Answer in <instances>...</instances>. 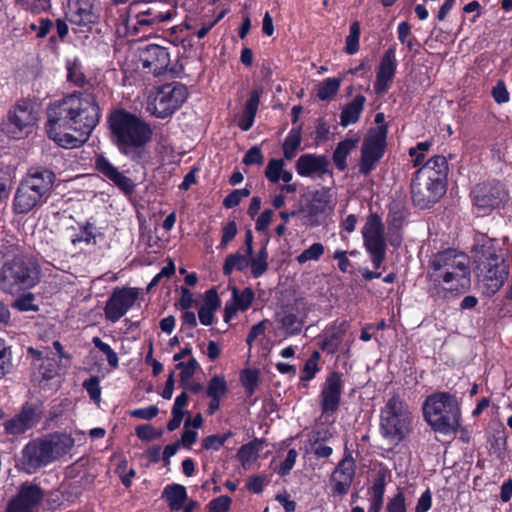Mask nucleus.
<instances>
[{
	"instance_id": "obj_1",
	"label": "nucleus",
	"mask_w": 512,
	"mask_h": 512,
	"mask_svg": "<svg viewBox=\"0 0 512 512\" xmlns=\"http://www.w3.org/2000/svg\"><path fill=\"white\" fill-rule=\"evenodd\" d=\"M102 111L93 93L74 91L50 102L46 132L50 140L64 149L83 146L99 124Z\"/></svg>"
},
{
	"instance_id": "obj_2",
	"label": "nucleus",
	"mask_w": 512,
	"mask_h": 512,
	"mask_svg": "<svg viewBox=\"0 0 512 512\" xmlns=\"http://www.w3.org/2000/svg\"><path fill=\"white\" fill-rule=\"evenodd\" d=\"M427 293L434 301L458 297L471 288V268L465 253L446 249L436 253L429 261Z\"/></svg>"
},
{
	"instance_id": "obj_3",
	"label": "nucleus",
	"mask_w": 512,
	"mask_h": 512,
	"mask_svg": "<svg viewBox=\"0 0 512 512\" xmlns=\"http://www.w3.org/2000/svg\"><path fill=\"white\" fill-rule=\"evenodd\" d=\"M109 138L118 152L136 160L138 151L153 139L150 123L123 108L111 111L107 117Z\"/></svg>"
},
{
	"instance_id": "obj_4",
	"label": "nucleus",
	"mask_w": 512,
	"mask_h": 512,
	"mask_svg": "<svg viewBox=\"0 0 512 512\" xmlns=\"http://www.w3.org/2000/svg\"><path fill=\"white\" fill-rule=\"evenodd\" d=\"M56 175L44 166L30 167L26 176L18 184L14 199L13 212L25 215L47 202L53 191Z\"/></svg>"
},
{
	"instance_id": "obj_5",
	"label": "nucleus",
	"mask_w": 512,
	"mask_h": 512,
	"mask_svg": "<svg viewBox=\"0 0 512 512\" xmlns=\"http://www.w3.org/2000/svg\"><path fill=\"white\" fill-rule=\"evenodd\" d=\"M423 418L431 429L442 434L456 433L461 426V409L455 395L438 391L422 404Z\"/></svg>"
},
{
	"instance_id": "obj_6",
	"label": "nucleus",
	"mask_w": 512,
	"mask_h": 512,
	"mask_svg": "<svg viewBox=\"0 0 512 512\" xmlns=\"http://www.w3.org/2000/svg\"><path fill=\"white\" fill-rule=\"evenodd\" d=\"M380 435L398 445L413 431V413L407 401L394 393L380 408Z\"/></svg>"
},
{
	"instance_id": "obj_7",
	"label": "nucleus",
	"mask_w": 512,
	"mask_h": 512,
	"mask_svg": "<svg viewBox=\"0 0 512 512\" xmlns=\"http://www.w3.org/2000/svg\"><path fill=\"white\" fill-rule=\"evenodd\" d=\"M40 282V268L32 259L22 254L5 258L0 266V291L19 294Z\"/></svg>"
},
{
	"instance_id": "obj_8",
	"label": "nucleus",
	"mask_w": 512,
	"mask_h": 512,
	"mask_svg": "<svg viewBox=\"0 0 512 512\" xmlns=\"http://www.w3.org/2000/svg\"><path fill=\"white\" fill-rule=\"evenodd\" d=\"M170 0H133L125 13L120 15V23L125 33L136 35L140 27L170 21L176 15L174 9L163 10Z\"/></svg>"
},
{
	"instance_id": "obj_9",
	"label": "nucleus",
	"mask_w": 512,
	"mask_h": 512,
	"mask_svg": "<svg viewBox=\"0 0 512 512\" xmlns=\"http://www.w3.org/2000/svg\"><path fill=\"white\" fill-rule=\"evenodd\" d=\"M478 277L488 295H494L509 277L510 265L494 246L483 244L476 250Z\"/></svg>"
},
{
	"instance_id": "obj_10",
	"label": "nucleus",
	"mask_w": 512,
	"mask_h": 512,
	"mask_svg": "<svg viewBox=\"0 0 512 512\" xmlns=\"http://www.w3.org/2000/svg\"><path fill=\"white\" fill-rule=\"evenodd\" d=\"M470 198L475 213L484 217L504 207L510 194L503 183L490 180L476 184L470 191Z\"/></svg>"
},
{
	"instance_id": "obj_11",
	"label": "nucleus",
	"mask_w": 512,
	"mask_h": 512,
	"mask_svg": "<svg viewBox=\"0 0 512 512\" xmlns=\"http://www.w3.org/2000/svg\"><path fill=\"white\" fill-rule=\"evenodd\" d=\"M187 97L188 90L185 84L180 82L163 84L157 88L151 102H148L147 111L159 119L169 118L180 109Z\"/></svg>"
},
{
	"instance_id": "obj_12",
	"label": "nucleus",
	"mask_w": 512,
	"mask_h": 512,
	"mask_svg": "<svg viewBox=\"0 0 512 512\" xmlns=\"http://www.w3.org/2000/svg\"><path fill=\"white\" fill-rule=\"evenodd\" d=\"M36 121L32 102L29 99L20 98L8 111L1 127L10 139L21 140L32 132Z\"/></svg>"
},
{
	"instance_id": "obj_13",
	"label": "nucleus",
	"mask_w": 512,
	"mask_h": 512,
	"mask_svg": "<svg viewBox=\"0 0 512 512\" xmlns=\"http://www.w3.org/2000/svg\"><path fill=\"white\" fill-rule=\"evenodd\" d=\"M45 499V491L35 481L21 483L15 495L7 502L5 512H38Z\"/></svg>"
},
{
	"instance_id": "obj_14",
	"label": "nucleus",
	"mask_w": 512,
	"mask_h": 512,
	"mask_svg": "<svg viewBox=\"0 0 512 512\" xmlns=\"http://www.w3.org/2000/svg\"><path fill=\"white\" fill-rule=\"evenodd\" d=\"M137 287H115L104 305V316L108 322L117 323L139 299Z\"/></svg>"
},
{
	"instance_id": "obj_15",
	"label": "nucleus",
	"mask_w": 512,
	"mask_h": 512,
	"mask_svg": "<svg viewBox=\"0 0 512 512\" xmlns=\"http://www.w3.org/2000/svg\"><path fill=\"white\" fill-rule=\"evenodd\" d=\"M344 386L343 372L332 370L326 376L319 393V404L322 416H332L338 412Z\"/></svg>"
},
{
	"instance_id": "obj_16",
	"label": "nucleus",
	"mask_w": 512,
	"mask_h": 512,
	"mask_svg": "<svg viewBox=\"0 0 512 512\" xmlns=\"http://www.w3.org/2000/svg\"><path fill=\"white\" fill-rule=\"evenodd\" d=\"M356 473V462L349 448H345L343 458L330 474L331 496L343 498L351 489Z\"/></svg>"
},
{
	"instance_id": "obj_17",
	"label": "nucleus",
	"mask_w": 512,
	"mask_h": 512,
	"mask_svg": "<svg viewBox=\"0 0 512 512\" xmlns=\"http://www.w3.org/2000/svg\"><path fill=\"white\" fill-rule=\"evenodd\" d=\"M20 463L22 469L29 475L53 463L43 436L33 438L26 443L21 451Z\"/></svg>"
},
{
	"instance_id": "obj_18",
	"label": "nucleus",
	"mask_w": 512,
	"mask_h": 512,
	"mask_svg": "<svg viewBox=\"0 0 512 512\" xmlns=\"http://www.w3.org/2000/svg\"><path fill=\"white\" fill-rule=\"evenodd\" d=\"M446 193V189H441L428 180H423L414 173L411 183L412 205L418 209H430Z\"/></svg>"
},
{
	"instance_id": "obj_19",
	"label": "nucleus",
	"mask_w": 512,
	"mask_h": 512,
	"mask_svg": "<svg viewBox=\"0 0 512 512\" xmlns=\"http://www.w3.org/2000/svg\"><path fill=\"white\" fill-rule=\"evenodd\" d=\"M397 66L396 44H393L380 57L376 71V80L373 85L376 94L382 95L388 91L397 73Z\"/></svg>"
},
{
	"instance_id": "obj_20",
	"label": "nucleus",
	"mask_w": 512,
	"mask_h": 512,
	"mask_svg": "<svg viewBox=\"0 0 512 512\" xmlns=\"http://www.w3.org/2000/svg\"><path fill=\"white\" fill-rule=\"evenodd\" d=\"M94 169L105 179L111 181L124 195L130 196L135 192L136 184L132 179L121 173L119 167L103 154L95 156Z\"/></svg>"
},
{
	"instance_id": "obj_21",
	"label": "nucleus",
	"mask_w": 512,
	"mask_h": 512,
	"mask_svg": "<svg viewBox=\"0 0 512 512\" xmlns=\"http://www.w3.org/2000/svg\"><path fill=\"white\" fill-rule=\"evenodd\" d=\"M42 418L41 406L32 402L22 404L20 413L4 423L7 434L19 435L34 427Z\"/></svg>"
},
{
	"instance_id": "obj_22",
	"label": "nucleus",
	"mask_w": 512,
	"mask_h": 512,
	"mask_svg": "<svg viewBox=\"0 0 512 512\" xmlns=\"http://www.w3.org/2000/svg\"><path fill=\"white\" fill-rule=\"evenodd\" d=\"M139 60L146 73L154 76L164 74L170 64V53L168 48L150 44L140 52Z\"/></svg>"
},
{
	"instance_id": "obj_23",
	"label": "nucleus",
	"mask_w": 512,
	"mask_h": 512,
	"mask_svg": "<svg viewBox=\"0 0 512 512\" xmlns=\"http://www.w3.org/2000/svg\"><path fill=\"white\" fill-rule=\"evenodd\" d=\"M423 180H428L441 189L447 190V175L449 163L443 155H435L429 158L416 172Z\"/></svg>"
},
{
	"instance_id": "obj_24",
	"label": "nucleus",
	"mask_w": 512,
	"mask_h": 512,
	"mask_svg": "<svg viewBox=\"0 0 512 512\" xmlns=\"http://www.w3.org/2000/svg\"><path fill=\"white\" fill-rule=\"evenodd\" d=\"M387 133V124L372 127L365 136L361 154L372 157L378 161L381 160L386 149Z\"/></svg>"
},
{
	"instance_id": "obj_25",
	"label": "nucleus",
	"mask_w": 512,
	"mask_h": 512,
	"mask_svg": "<svg viewBox=\"0 0 512 512\" xmlns=\"http://www.w3.org/2000/svg\"><path fill=\"white\" fill-rule=\"evenodd\" d=\"M66 16L72 24L79 26L95 24L99 19V15L93 11L91 0H69Z\"/></svg>"
},
{
	"instance_id": "obj_26",
	"label": "nucleus",
	"mask_w": 512,
	"mask_h": 512,
	"mask_svg": "<svg viewBox=\"0 0 512 512\" xmlns=\"http://www.w3.org/2000/svg\"><path fill=\"white\" fill-rule=\"evenodd\" d=\"M328 167L329 161L326 156L313 153L301 155L295 163L296 173L301 177L326 174Z\"/></svg>"
},
{
	"instance_id": "obj_27",
	"label": "nucleus",
	"mask_w": 512,
	"mask_h": 512,
	"mask_svg": "<svg viewBox=\"0 0 512 512\" xmlns=\"http://www.w3.org/2000/svg\"><path fill=\"white\" fill-rule=\"evenodd\" d=\"M345 322L338 327H333L327 330L319 342V348L329 355H334L341 352L344 355H349L351 345L347 344L342 346L345 336Z\"/></svg>"
},
{
	"instance_id": "obj_28",
	"label": "nucleus",
	"mask_w": 512,
	"mask_h": 512,
	"mask_svg": "<svg viewBox=\"0 0 512 512\" xmlns=\"http://www.w3.org/2000/svg\"><path fill=\"white\" fill-rule=\"evenodd\" d=\"M43 437L48 447L50 458H52V462H55L59 458L67 455L75 445V440L72 435L66 432H52L44 435Z\"/></svg>"
},
{
	"instance_id": "obj_29",
	"label": "nucleus",
	"mask_w": 512,
	"mask_h": 512,
	"mask_svg": "<svg viewBox=\"0 0 512 512\" xmlns=\"http://www.w3.org/2000/svg\"><path fill=\"white\" fill-rule=\"evenodd\" d=\"M366 97L363 94L355 95L343 108L340 114V124L348 127L359 121L364 111Z\"/></svg>"
},
{
	"instance_id": "obj_30",
	"label": "nucleus",
	"mask_w": 512,
	"mask_h": 512,
	"mask_svg": "<svg viewBox=\"0 0 512 512\" xmlns=\"http://www.w3.org/2000/svg\"><path fill=\"white\" fill-rule=\"evenodd\" d=\"M386 477L387 471L380 469L377 473V477L373 480V484L368 490L370 496L368 512H381L386 487Z\"/></svg>"
},
{
	"instance_id": "obj_31",
	"label": "nucleus",
	"mask_w": 512,
	"mask_h": 512,
	"mask_svg": "<svg viewBox=\"0 0 512 512\" xmlns=\"http://www.w3.org/2000/svg\"><path fill=\"white\" fill-rule=\"evenodd\" d=\"M364 247L370 254L373 266L378 269L385 259L386 243L383 234L363 236Z\"/></svg>"
},
{
	"instance_id": "obj_32",
	"label": "nucleus",
	"mask_w": 512,
	"mask_h": 512,
	"mask_svg": "<svg viewBox=\"0 0 512 512\" xmlns=\"http://www.w3.org/2000/svg\"><path fill=\"white\" fill-rule=\"evenodd\" d=\"M161 497L168 503L171 512H179L188 499L186 488L181 484H170L164 487Z\"/></svg>"
},
{
	"instance_id": "obj_33",
	"label": "nucleus",
	"mask_w": 512,
	"mask_h": 512,
	"mask_svg": "<svg viewBox=\"0 0 512 512\" xmlns=\"http://www.w3.org/2000/svg\"><path fill=\"white\" fill-rule=\"evenodd\" d=\"M328 205V199L324 194L316 192L303 210L306 218L308 219L307 224L311 227H317L320 225L319 216L325 214Z\"/></svg>"
},
{
	"instance_id": "obj_34",
	"label": "nucleus",
	"mask_w": 512,
	"mask_h": 512,
	"mask_svg": "<svg viewBox=\"0 0 512 512\" xmlns=\"http://www.w3.org/2000/svg\"><path fill=\"white\" fill-rule=\"evenodd\" d=\"M302 124L293 126L285 136L284 143H282V152L284 158L291 160L296 156L297 150L300 148L302 142Z\"/></svg>"
},
{
	"instance_id": "obj_35",
	"label": "nucleus",
	"mask_w": 512,
	"mask_h": 512,
	"mask_svg": "<svg viewBox=\"0 0 512 512\" xmlns=\"http://www.w3.org/2000/svg\"><path fill=\"white\" fill-rule=\"evenodd\" d=\"M358 138H347L338 143L333 152V162L339 171H345L348 163L347 158L349 153L356 147Z\"/></svg>"
},
{
	"instance_id": "obj_36",
	"label": "nucleus",
	"mask_w": 512,
	"mask_h": 512,
	"mask_svg": "<svg viewBox=\"0 0 512 512\" xmlns=\"http://www.w3.org/2000/svg\"><path fill=\"white\" fill-rule=\"evenodd\" d=\"M268 238L265 240L255 257H250L251 276L254 279H258L265 274L268 269L269 253H268Z\"/></svg>"
},
{
	"instance_id": "obj_37",
	"label": "nucleus",
	"mask_w": 512,
	"mask_h": 512,
	"mask_svg": "<svg viewBox=\"0 0 512 512\" xmlns=\"http://www.w3.org/2000/svg\"><path fill=\"white\" fill-rule=\"evenodd\" d=\"M248 257L240 252L227 255L222 266L223 275L230 276L234 269L244 271L249 266Z\"/></svg>"
},
{
	"instance_id": "obj_38",
	"label": "nucleus",
	"mask_w": 512,
	"mask_h": 512,
	"mask_svg": "<svg viewBox=\"0 0 512 512\" xmlns=\"http://www.w3.org/2000/svg\"><path fill=\"white\" fill-rule=\"evenodd\" d=\"M320 359V353L317 350H314L301 369L300 382L308 383L314 380L318 371L321 369L318 364Z\"/></svg>"
},
{
	"instance_id": "obj_39",
	"label": "nucleus",
	"mask_w": 512,
	"mask_h": 512,
	"mask_svg": "<svg viewBox=\"0 0 512 512\" xmlns=\"http://www.w3.org/2000/svg\"><path fill=\"white\" fill-rule=\"evenodd\" d=\"M341 78H326L318 86L316 96L320 100H331L339 91Z\"/></svg>"
},
{
	"instance_id": "obj_40",
	"label": "nucleus",
	"mask_w": 512,
	"mask_h": 512,
	"mask_svg": "<svg viewBox=\"0 0 512 512\" xmlns=\"http://www.w3.org/2000/svg\"><path fill=\"white\" fill-rule=\"evenodd\" d=\"M12 347L0 337V380L13 369Z\"/></svg>"
},
{
	"instance_id": "obj_41",
	"label": "nucleus",
	"mask_w": 512,
	"mask_h": 512,
	"mask_svg": "<svg viewBox=\"0 0 512 512\" xmlns=\"http://www.w3.org/2000/svg\"><path fill=\"white\" fill-rule=\"evenodd\" d=\"M228 392L227 382L222 375H216L212 377L206 388V395L209 398L222 399Z\"/></svg>"
},
{
	"instance_id": "obj_42",
	"label": "nucleus",
	"mask_w": 512,
	"mask_h": 512,
	"mask_svg": "<svg viewBox=\"0 0 512 512\" xmlns=\"http://www.w3.org/2000/svg\"><path fill=\"white\" fill-rule=\"evenodd\" d=\"M234 435V432L228 430L222 434H210L203 438L201 446L205 450L219 451L225 444L226 440Z\"/></svg>"
},
{
	"instance_id": "obj_43",
	"label": "nucleus",
	"mask_w": 512,
	"mask_h": 512,
	"mask_svg": "<svg viewBox=\"0 0 512 512\" xmlns=\"http://www.w3.org/2000/svg\"><path fill=\"white\" fill-rule=\"evenodd\" d=\"M240 381L246 394L251 396L259 383V372L257 369L245 368L240 372Z\"/></svg>"
},
{
	"instance_id": "obj_44",
	"label": "nucleus",
	"mask_w": 512,
	"mask_h": 512,
	"mask_svg": "<svg viewBox=\"0 0 512 512\" xmlns=\"http://www.w3.org/2000/svg\"><path fill=\"white\" fill-rule=\"evenodd\" d=\"M66 69L68 82L73 83L78 87H83L87 82V79L85 78V74L82 72L81 63L78 60H69L66 63Z\"/></svg>"
},
{
	"instance_id": "obj_45",
	"label": "nucleus",
	"mask_w": 512,
	"mask_h": 512,
	"mask_svg": "<svg viewBox=\"0 0 512 512\" xmlns=\"http://www.w3.org/2000/svg\"><path fill=\"white\" fill-rule=\"evenodd\" d=\"M286 335H297L302 331L303 323L293 313H286L277 320Z\"/></svg>"
},
{
	"instance_id": "obj_46",
	"label": "nucleus",
	"mask_w": 512,
	"mask_h": 512,
	"mask_svg": "<svg viewBox=\"0 0 512 512\" xmlns=\"http://www.w3.org/2000/svg\"><path fill=\"white\" fill-rule=\"evenodd\" d=\"M200 368L198 361L194 357H190L187 362H179L176 364V369L180 370V383L185 385L193 378L196 370Z\"/></svg>"
},
{
	"instance_id": "obj_47",
	"label": "nucleus",
	"mask_w": 512,
	"mask_h": 512,
	"mask_svg": "<svg viewBox=\"0 0 512 512\" xmlns=\"http://www.w3.org/2000/svg\"><path fill=\"white\" fill-rule=\"evenodd\" d=\"M360 33V23L358 21L351 22L350 33L346 37V53L353 55L359 51Z\"/></svg>"
},
{
	"instance_id": "obj_48",
	"label": "nucleus",
	"mask_w": 512,
	"mask_h": 512,
	"mask_svg": "<svg viewBox=\"0 0 512 512\" xmlns=\"http://www.w3.org/2000/svg\"><path fill=\"white\" fill-rule=\"evenodd\" d=\"M35 295L32 292L24 293L17 297L12 307L20 312H38L39 306L34 303Z\"/></svg>"
},
{
	"instance_id": "obj_49",
	"label": "nucleus",
	"mask_w": 512,
	"mask_h": 512,
	"mask_svg": "<svg viewBox=\"0 0 512 512\" xmlns=\"http://www.w3.org/2000/svg\"><path fill=\"white\" fill-rule=\"evenodd\" d=\"M232 294L234 302L237 304L239 310L242 312L248 311L254 299L253 289L251 287H246L241 292H239L236 288H234Z\"/></svg>"
},
{
	"instance_id": "obj_50",
	"label": "nucleus",
	"mask_w": 512,
	"mask_h": 512,
	"mask_svg": "<svg viewBox=\"0 0 512 512\" xmlns=\"http://www.w3.org/2000/svg\"><path fill=\"white\" fill-rule=\"evenodd\" d=\"M92 344L106 356V359L112 368L119 367V356L109 344L103 342L99 336H94L92 338Z\"/></svg>"
},
{
	"instance_id": "obj_51",
	"label": "nucleus",
	"mask_w": 512,
	"mask_h": 512,
	"mask_svg": "<svg viewBox=\"0 0 512 512\" xmlns=\"http://www.w3.org/2000/svg\"><path fill=\"white\" fill-rule=\"evenodd\" d=\"M284 165L283 159L271 158L265 168V177L272 183H278L281 180V171Z\"/></svg>"
},
{
	"instance_id": "obj_52",
	"label": "nucleus",
	"mask_w": 512,
	"mask_h": 512,
	"mask_svg": "<svg viewBox=\"0 0 512 512\" xmlns=\"http://www.w3.org/2000/svg\"><path fill=\"white\" fill-rule=\"evenodd\" d=\"M384 233L383 221L379 217L378 214L372 213L362 229V236L366 237V235H378Z\"/></svg>"
},
{
	"instance_id": "obj_53",
	"label": "nucleus",
	"mask_w": 512,
	"mask_h": 512,
	"mask_svg": "<svg viewBox=\"0 0 512 512\" xmlns=\"http://www.w3.org/2000/svg\"><path fill=\"white\" fill-rule=\"evenodd\" d=\"M324 246L321 243H314L308 249L304 250L296 257L299 264H304L307 261H317L324 254Z\"/></svg>"
},
{
	"instance_id": "obj_54",
	"label": "nucleus",
	"mask_w": 512,
	"mask_h": 512,
	"mask_svg": "<svg viewBox=\"0 0 512 512\" xmlns=\"http://www.w3.org/2000/svg\"><path fill=\"white\" fill-rule=\"evenodd\" d=\"M39 373L44 380H53L58 375V363L54 357H46L39 366Z\"/></svg>"
},
{
	"instance_id": "obj_55",
	"label": "nucleus",
	"mask_w": 512,
	"mask_h": 512,
	"mask_svg": "<svg viewBox=\"0 0 512 512\" xmlns=\"http://www.w3.org/2000/svg\"><path fill=\"white\" fill-rule=\"evenodd\" d=\"M237 232L238 227L235 220L228 221L224 224L221 229V241L218 245V249H225L230 241L236 237Z\"/></svg>"
},
{
	"instance_id": "obj_56",
	"label": "nucleus",
	"mask_w": 512,
	"mask_h": 512,
	"mask_svg": "<svg viewBox=\"0 0 512 512\" xmlns=\"http://www.w3.org/2000/svg\"><path fill=\"white\" fill-rule=\"evenodd\" d=\"M263 440H259V438H254L250 440L247 444L243 445L238 452V456L242 462L249 461L253 456H255L259 450L261 449V444Z\"/></svg>"
},
{
	"instance_id": "obj_57",
	"label": "nucleus",
	"mask_w": 512,
	"mask_h": 512,
	"mask_svg": "<svg viewBox=\"0 0 512 512\" xmlns=\"http://www.w3.org/2000/svg\"><path fill=\"white\" fill-rule=\"evenodd\" d=\"M330 126L324 118L316 120V130H314L313 138L316 146L323 144L329 140Z\"/></svg>"
},
{
	"instance_id": "obj_58",
	"label": "nucleus",
	"mask_w": 512,
	"mask_h": 512,
	"mask_svg": "<svg viewBox=\"0 0 512 512\" xmlns=\"http://www.w3.org/2000/svg\"><path fill=\"white\" fill-rule=\"evenodd\" d=\"M386 512H407L406 497L399 490L386 504Z\"/></svg>"
},
{
	"instance_id": "obj_59",
	"label": "nucleus",
	"mask_w": 512,
	"mask_h": 512,
	"mask_svg": "<svg viewBox=\"0 0 512 512\" xmlns=\"http://www.w3.org/2000/svg\"><path fill=\"white\" fill-rule=\"evenodd\" d=\"M232 499L228 495H220L213 498L207 505L208 512H228Z\"/></svg>"
},
{
	"instance_id": "obj_60",
	"label": "nucleus",
	"mask_w": 512,
	"mask_h": 512,
	"mask_svg": "<svg viewBox=\"0 0 512 512\" xmlns=\"http://www.w3.org/2000/svg\"><path fill=\"white\" fill-rule=\"evenodd\" d=\"M83 387L89 398L93 401H99L101 397L100 379L98 376H91L84 380Z\"/></svg>"
},
{
	"instance_id": "obj_61",
	"label": "nucleus",
	"mask_w": 512,
	"mask_h": 512,
	"mask_svg": "<svg viewBox=\"0 0 512 512\" xmlns=\"http://www.w3.org/2000/svg\"><path fill=\"white\" fill-rule=\"evenodd\" d=\"M136 435L142 441H153V439L159 438L162 435V430H157L151 424H142L136 427Z\"/></svg>"
},
{
	"instance_id": "obj_62",
	"label": "nucleus",
	"mask_w": 512,
	"mask_h": 512,
	"mask_svg": "<svg viewBox=\"0 0 512 512\" xmlns=\"http://www.w3.org/2000/svg\"><path fill=\"white\" fill-rule=\"evenodd\" d=\"M262 94L261 89H253L250 92V96H248L247 101L245 103V109L244 113L250 116H256L259 103H260V96Z\"/></svg>"
},
{
	"instance_id": "obj_63",
	"label": "nucleus",
	"mask_w": 512,
	"mask_h": 512,
	"mask_svg": "<svg viewBox=\"0 0 512 512\" xmlns=\"http://www.w3.org/2000/svg\"><path fill=\"white\" fill-rule=\"evenodd\" d=\"M298 457V452L296 449L291 448L288 450L287 455L283 462L281 463L280 467L278 468L277 472L278 475L281 477H285V475H289L290 471L295 465L296 459Z\"/></svg>"
},
{
	"instance_id": "obj_64",
	"label": "nucleus",
	"mask_w": 512,
	"mask_h": 512,
	"mask_svg": "<svg viewBox=\"0 0 512 512\" xmlns=\"http://www.w3.org/2000/svg\"><path fill=\"white\" fill-rule=\"evenodd\" d=\"M264 160L265 157L260 147L253 146L246 152L242 162L248 166L253 164L261 165L263 164Z\"/></svg>"
}]
</instances>
